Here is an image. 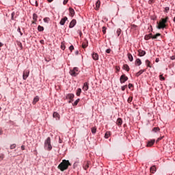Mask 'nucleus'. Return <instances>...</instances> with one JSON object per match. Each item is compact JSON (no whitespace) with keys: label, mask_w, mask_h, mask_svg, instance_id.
<instances>
[{"label":"nucleus","mask_w":175,"mask_h":175,"mask_svg":"<svg viewBox=\"0 0 175 175\" xmlns=\"http://www.w3.org/2000/svg\"><path fill=\"white\" fill-rule=\"evenodd\" d=\"M75 54H76V55H79V51H77L75 52Z\"/></svg>","instance_id":"nucleus-56"},{"label":"nucleus","mask_w":175,"mask_h":175,"mask_svg":"<svg viewBox=\"0 0 175 175\" xmlns=\"http://www.w3.org/2000/svg\"><path fill=\"white\" fill-rule=\"evenodd\" d=\"M38 102H39V97L38 96H36L33 100V105H36V103H38Z\"/></svg>","instance_id":"nucleus-22"},{"label":"nucleus","mask_w":175,"mask_h":175,"mask_svg":"<svg viewBox=\"0 0 175 175\" xmlns=\"http://www.w3.org/2000/svg\"><path fill=\"white\" fill-rule=\"evenodd\" d=\"M159 59H156V62H159Z\"/></svg>","instance_id":"nucleus-60"},{"label":"nucleus","mask_w":175,"mask_h":175,"mask_svg":"<svg viewBox=\"0 0 175 175\" xmlns=\"http://www.w3.org/2000/svg\"><path fill=\"white\" fill-rule=\"evenodd\" d=\"M155 143V139H152L151 141H149L147 144V147H152V145Z\"/></svg>","instance_id":"nucleus-18"},{"label":"nucleus","mask_w":175,"mask_h":175,"mask_svg":"<svg viewBox=\"0 0 175 175\" xmlns=\"http://www.w3.org/2000/svg\"><path fill=\"white\" fill-rule=\"evenodd\" d=\"M129 90H131V88H133V84L129 83Z\"/></svg>","instance_id":"nucleus-49"},{"label":"nucleus","mask_w":175,"mask_h":175,"mask_svg":"<svg viewBox=\"0 0 175 175\" xmlns=\"http://www.w3.org/2000/svg\"><path fill=\"white\" fill-rule=\"evenodd\" d=\"M29 76V70H25L23 71V80H27V78Z\"/></svg>","instance_id":"nucleus-6"},{"label":"nucleus","mask_w":175,"mask_h":175,"mask_svg":"<svg viewBox=\"0 0 175 175\" xmlns=\"http://www.w3.org/2000/svg\"><path fill=\"white\" fill-rule=\"evenodd\" d=\"M116 33L118 36H120L121 35V29H118Z\"/></svg>","instance_id":"nucleus-41"},{"label":"nucleus","mask_w":175,"mask_h":175,"mask_svg":"<svg viewBox=\"0 0 175 175\" xmlns=\"http://www.w3.org/2000/svg\"><path fill=\"white\" fill-rule=\"evenodd\" d=\"M145 62H146V66H147L148 68H152V66L151 65V62H150V60L146 59V60L145 61Z\"/></svg>","instance_id":"nucleus-21"},{"label":"nucleus","mask_w":175,"mask_h":175,"mask_svg":"<svg viewBox=\"0 0 175 175\" xmlns=\"http://www.w3.org/2000/svg\"><path fill=\"white\" fill-rule=\"evenodd\" d=\"M120 81L121 84H124L125 81H128V77H126V75H122V76H120Z\"/></svg>","instance_id":"nucleus-5"},{"label":"nucleus","mask_w":175,"mask_h":175,"mask_svg":"<svg viewBox=\"0 0 175 175\" xmlns=\"http://www.w3.org/2000/svg\"><path fill=\"white\" fill-rule=\"evenodd\" d=\"M2 135V129H0V135Z\"/></svg>","instance_id":"nucleus-58"},{"label":"nucleus","mask_w":175,"mask_h":175,"mask_svg":"<svg viewBox=\"0 0 175 175\" xmlns=\"http://www.w3.org/2000/svg\"><path fill=\"white\" fill-rule=\"evenodd\" d=\"M77 21H76V19H73L71 21L69 25V28H73L75 25H76Z\"/></svg>","instance_id":"nucleus-10"},{"label":"nucleus","mask_w":175,"mask_h":175,"mask_svg":"<svg viewBox=\"0 0 175 175\" xmlns=\"http://www.w3.org/2000/svg\"><path fill=\"white\" fill-rule=\"evenodd\" d=\"M21 150H25V146H21Z\"/></svg>","instance_id":"nucleus-55"},{"label":"nucleus","mask_w":175,"mask_h":175,"mask_svg":"<svg viewBox=\"0 0 175 175\" xmlns=\"http://www.w3.org/2000/svg\"><path fill=\"white\" fill-rule=\"evenodd\" d=\"M138 53L139 57H144L146 55V51H143L142 49L138 50Z\"/></svg>","instance_id":"nucleus-14"},{"label":"nucleus","mask_w":175,"mask_h":175,"mask_svg":"<svg viewBox=\"0 0 175 175\" xmlns=\"http://www.w3.org/2000/svg\"><path fill=\"white\" fill-rule=\"evenodd\" d=\"M162 139H163V137H159L157 141H156V143H158V142H160V140H162Z\"/></svg>","instance_id":"nucleus-47"},{"label":"nucleus","mask_w":175,"mask_h":175,"mask_svg":"<svg viewBox=\"0 0 175 175\" xmlns=\"http://www.w3.org/2000/svg\"><path fill=\"white\" fill-rule=\"evenodd\" d=\"M53 0H48V2H53Z\"/></svg>","instance_id":"nucleus-59"},{"label":"nucleus","mask_w":175,"mask_h":175,"mask_svg":"<svg viewBox=\"0 0 175 175\" xmlns=\"http://www.w3.org/2000/svg\"><path fill=\"white\" fill-rule=\"evenodd\" d=\"M69 12H70V15L71 16V17H73V16H75V10H73V8H70Z\"/></svg>","instance_id":"nucleus-23"},{"label":"nucleus","mask_w":175,"mask_h":175,"mask_svg":"<svg viewBox=\"0 0 175 175\" xmlns=\"http://www.w3.org/2000/svg\"><path fill=\"white\" fill-rule=\"evenodd\" d=\"M3 159V154H0V161H2Z\"/></svg>","instance_id":"nucleus-52"},{"label":"nucleus","mask_w":175,"mask_h":175,"mask_svg":"<svg viewBox=\"0 0 175 175\" xmlns=\"http://www.w3.org/2000/svg\"><path fill=\"white\" fill-rule=\"evenodd\" d=\"M38 31H39V32H43V31H44V27H43V26L38 25Z\"/></svg>","instance_id":"nucleus-29"},{"label":"nucleus","mask_w":175,"mask_h":175,"mask_svg":"<svg viewBox=\"0 0 175 175\" xmlns=\"http://www.w3.org/2000/svg\"><path fill=\"white\" fill-rule=\"evenodd\" d=\"M68 1H69V0H64L63 2V4L66 5L68 3Z\"/></svg>","instance_id":"nucleus-53"},{"label":"nucleus","mask_w":175,"mask_h":175,"mask_svg":"<svg viewBox=\"0 0 175 175\" xmlns=\"http://www.w3.org/2000/svg\"><path fill=\"white\" fill-rule=\"evenodd\" d=\"M159 131H161V129H159V127H154L152 129L153 132H159Z\"/></svg>","instance_id":"nucleus-32"},{"label":"nucleus","mask_w":175,"mask_h":175,"mask_svg":"<svg viewBox=\"0 0 175 175\" xmlns=\"http://www.w3.org/2000/svg\"><path fill=\"white\" fill-rule=\"evenodd\" d=\"M109 137H110V132H107L105 135V139H109Z\"/></svg>","instance_id":"nucleus-36"},{"label":"nucleus","mask_w":175,"mask_h":175,"mask_svg":"<svg viewBox=\"0 0 175 175\" xmlns=\"http://www.w3.org/2000/svg\"><path fill=\"white\" fill-rule=\"evenodd\" d=\"M169 10H170V8L169 7H166V8H165L164 12H165V13H167V12H169Z\"/></svg>","instance_id":"nucleus-44"},{"label":"nucleus","mask_w":175,"mask_h":175,"mask_svg":"<svg viewBox=\"0 0 175 175\" xmlns=\"http://www.w3.org/2000/svg\"><path fill=\"white\" fill-rule=\"evenodd\" d=\"M33 21H32V24H36V21H38V14H33Z\"/></svg>","instance_id":"nucleus-13"},{"label":"nucleus","mask_w":175,"mask_h":175,"mask_svg":"<svg viewBox=\"0 0 175 175\" xmlns=\"http://www.w3.org/2000/svg\"><path fill=\"white\" fill-rule=\"evenodd\" d=\"M132 100H133V97L130 96V97H129L127 102H128V103H131V102H132Z\"/></svg>","instance_id":"nucleus-39"},{"label":"nucleus","mask_w":175,"mask_h":175,"mask_svg":"<svg viewBox=\"0 0 175 175\" xmlns=\"http://www.w3.org/2000/svg\"><path fill=\"white\" fill-rule=\"evenodd\" d=\"M92 57L94 61H98V59H99V55L96 53H93Z\"/></svg>","instance_id":"nucleus-11"},{"label":"nucleus","mask_w":175,"mask_h":175,"mask_svg":"<svg viewBox=\"0 0 175 175\" xmlns=\"http://www.w3.org/2000/svg\"><path fill=\"white\" fill-rule=\"evenodd\" d=\"M66 99H70L69 103H70V102H73V98H75V94H68L66 95Z\"/></svg>","instance_id":"nucleus-7"},{"label":"nucleus","mask_w":175,"mask_h":175,"mask_svg":"<svg viewBox=\"0 0 175 175\" xmlns=\"http://www.w3.org/2000/svg\"><path fill=\"white\" fill-rule=\"evenodd\" d=\"M61 49H62V50H64L65 49V44H62Z\"/></svg>","instance_id":"nucleus-51"},{"label":"nucleus","mask_w":175,"mask_h":175,"mask_svg":"<svg viewBox=\"0 0 175 175\" xmlns=\"http://www.w3.org/2000/svg\"><path fill=\"white\" fill-rule=\"evenodd\" d=\"M123 69L124 70H126V72H129V70H130L129 66H128V64H124Z\"/></svg>","instance_id":"nucleus-28"},{"label":"nucleus","mask_w":175,"mask_h":175,"mask_svg":"<svg viewBox=\"0 0 175 175\" xmlns=\"http://www.w3.org/2000/svg\"><path fill=\"white\" fill-rule=\"evenodd\" d=\"M44 147L45 150H47L48 151H51V150H53V146H51V138L50 137H49L44 141Z\"/></svg>","instance_id":"nucleus-3"},{"label":"nucleus","mask_w":175,"mask_h":175,"mask_svg":"<svg viewBox=\"0 0 175 175\" xmlns=\"http://www.w3.org/2000/svg\"><path fill=\"white\" fill-rule=\"evenodd\" d=\"M3 46V44L2 42H0V47H2Z\"/></svg>","instance_id":"nucleus-57"},{"label":"nucleus","mask_w":175,"mask_h":175,"mask_svg":"<svg viewBox=\"0 0 175 175\" xmlns=\"http://www.w3.org/2000/svg\"><path fill=\"white\" fill-rule=\"evenodd\" d=\"M87 47H88V40L85 39L82 42V48L87 49Z\"/></svg>","instance_id":"nucleus-8"},{"label":"nucleus","mask_w":175,"mask_h":175,"mask_svg":"<svg viewBox=\"0 0 175 175\" xmlns=\"http://www.w3.org/2000/svg\"><path fill=\"white\" fill-rule=\"evenodd\" d=\"M174 23H175V17L174 18V20H173Z\"/></svg>","instance_id":"nucleus-61"},{"label":"nucleus","mask_w":175,"mask_h":175,"mask_svg":"<svg viewBox=\"0 0 175 175\" xmlns=\"http://www.w3.org/2000/svg\"><path fill=\"white\" fill-rule=\"evenodd\" d=\"M69 166H72L70 162L68 160H62V162L58 165L57 168L61 170V172H65V170H68V167Z\"/></svg>","instance_id":"nucleus-2"},{"label":"nucleus","mask_w":175,"mask_h":175,"mask_svg":"<svg viewBox=\"0 0 175 175\" xmlns=\"http://www.w3.org/2000/svg\"><path fill=\"white\" fill-rule=\"evenodd\" d=\"M17 31L21 33V36H23V32H21V29H20V27L18 28Z\"/></svg>","instance_id":"nucleus-46"},{"label":"nucleus","mask_w":175,"mask_h":175,"mask_svg":"<svg viewBox=\"0 0 175 175\" xmlns=\"http://www.w3.org/2000/svg\"><path fill=\"white\" fill-rule=\"evenodd\" d=\"M70 75H71L73 77H76V76L79 75V68L75 67L72 70H70Z\"/></svg>","instance_id":"nucleus-4"},{"label":"nucleus","mask_w":175,"mask_h":175,"mask_svg":"<svg viewBox=\"0 0 175 175\" xmlns=\"http://www.w3.org/2000/svg\"><path fill=\"white\" fill-rule=\"evenodd\" d=\"M40 42L41 44H44V40H41Z\"/></svg>","instance_id":"nucleus-54"},{"label":"nucleus","mask_w":175,"mask_h":175,"mask_svg":"<svg viewBox=\"0 0 175 175\" xmlns=\"http://www.w3.org/2000/svg\"><path fill=\"white\" fill-rule=\"evenodd\" d=\"M148 3L149 5H152V3H154V0H149Z\"/></svg>","instance_id":"nucleus-50"},{"label":"nucleus","mask_w":175,"mask_h":175,"mask_svg":"<svg viewBox=\"0 0 175 175\" xmlns=\"http://www.w3.org/2000/svg\"><path fill=\"white\" fill-rule=\"evenodd\" d=\"M88 88H89L88 82H85L83 86V91H88Z\"/></svg>","instance_id":"nucleus-15"},{"label":"nucleus","mask_w":175,"mask_h":175,"mask_svg":"<svg viewBox=\"0 0 175 175\" xmlns=\"http://www.w3.org/2000/svg\"><path fill=\"white\" fill-rule=\"evenodd\" d=\"M161 36V33H157V34H155L154 36H152V39H157L158 37Z\"/></svg>","instance_id":"nucleus-31"},{"label":"nucleus","mask_w":175,"mask_h":175,"mask_svg":"<svg viewBox=\"0 0 175 175\" xmlns=\"http://www.w3.org/2000/svg\"><path fill=\"white\" fill-rule=\"evenodd\" d=\"M127 57L130 62H132L133 61V56H132V54L128 53Z\"/></svg>","instance_id":"nucleus-25"},{"label":"nucleus","mask_w":175,"mask_h":175,"mask_svg":"<svg viewBox=\"0 0 175 175\" xmlns=\"http://www.w3.org/2000/svg\"><path fill=\"white\" fill-rule=\"evenodd\" d=\"M135 65H137V66H140L142 65V60L140 59H137L135 60Z\"/></svg>","instance_id":"nucleus-27"},{"label":"nucleus","mask_w":175,"mask_h":175,"mask_svg":"<svg viewBox=\"0 0 175 175\" xmlns=\"http://www.w3.org/2000/svg\"><path fill=\"white\" fill-rule=\"evenodd\" d=\"M116 124L117 125H118V126H121V125H122V119H121L120 118H118Z\"/></svg>","instance_id":"nucleus-20"},{"label":"nucleus","mask_w":175,"mask_h":175,"mask_svg":"<svg viewBox=\"0 0 175 175\" xmlns=\"http://www.w3.org/2000/svg\"><path fill=\"white\" fill-rule=\"evenodd\" d=\"M169 21V17L167 16L164 18H161L159 22H157V29H164V28H166L167 27V21Z\"/></svg>","instance_id":"nucleus-1"},{"label":"nucleus","mask_w":175,"mask_h":175,"mask_svg":"<svg viewBox=\"0 0 175 175\" xmlns=\"http://www.w3.org/2000/svg\"><path fill=\"white\" fill-rule=\"evenodd\" d=\"M81 94V88H78L76 93L77 96H80Z\"/></svg>","instance_id":"nucleus-30"},{"label":"nucleus","mask_w":175,"mask_h":175,"mask_svg":"<svg viewBox=\"0 0 175 175\" xmlns=\"http://www.w3.org/2000/svg\"><path fill=\"white\" fill-rule=\"evenodd\" d=\"M127 87H128L127 85H124V86H122V88H121L122 91H124V90L126 89Z\"/></svg>","instance_id":"nucleus-42"},{"label":"nucleus","mask_w":175,"mask_h":175,"mask_svg":"<svg viewBox=\"0 0 175 175\" xmlns=\"http://www.w3.org/2000/svg\"><path fill=\"white\" fill-rule=\"evenodd\" d=\"M79 102H80V98H78L77 100L75 101L73 106H77Z\"/></svg>","instance_id":"nucleus-35"},{"label":"nucleus","mask_w":175,"mask_h":175,"mask_svg":"<svg viewBox=\"0 0 175 175\" xmlns=\"http://www.w3.org/2000/svg\"><path fill=\"white\" fill-rule=\"evenodd\" d=\"M106 53H107V54H110V53H111V49H107V50H106Z\"/></svg>","instance_id":"nucleus-48"},{"label":"nucleus","mask_w":175,"mask_h":175,"mask_svg":"<svg viewBox=\"0 0 175 175\" xmlns=\"http://www.w3.org/2000/svg\"><path fill=\"white\" fill-rule=\"evenodd\" d=\"M145 40H150V39H152V33H150L148 35H146L144 36Z\"/></svg>","instance_id":"nucleus-16"},{"label":"nucleus","mask_w":175,"mask_h":175,"mask_svg":"<svg viewBox=\"0 0 175 175\" xmlns=\"http://www.w3.org/2000/svg\"><path fill=\"white\" fill-rule=\"evenodd\" d=\"M1 110H2V108L0 107V111H1Z\"/></svg>","instance_id":"nucleus-62"},{"label":"nucleus","mask_w":175,"mask_h":175,"mask_svg":"<svg viewBox=\"0 0 175 175\" xmlns=\"http://www.w3.org/2000/svg\"><path fill=\"white\" fill-rule=\"evenodd\" d=\"M91 131L92 133H93V135H95V133H96V127H92Z\"/></svg>","instance_id":"nucleus-33"},{"label":"nucleus","mask_w":175,"mask_h":175,"mask_svg":"<svg viewBox=\"0 0 175 175\" xmlns=\"http://www.w3.org/2000/svg\"><path fill=\"white\" fill-rule=\"evenodd\" d=\"M144 72H146V70H140L138 72L136 73L135 76L137 77H139V76H140V75H143Z\"/></svg>","instance_id":"nucleus-26"},{"label":"nucleus","mask_w":175,"mask_h":175,"mask_svg":"<svg viewBox=\"0 0 175 175\" xmlns=\"http://www.w3.org/2000/svg\"><path fill=\"white\" fill-rule=\"evenodd\" d=\"M16 43H17V46H18V47H20L21 49V50H22V49H23V44L20 41H17Z\"/></svg>","instance_id":"nucleus-34"},{"label":"nucleus","mask_w":175,"mask_h":175,"mask_svg":"<svg viewBox=\"0 0 175 175\" xmlns=\"http://www.w3.org/2000/svg\"><path fill=\"white\" fill-rule=\"evenodd\" d=\"M159 79L161 81H163L165 80V77H163V75H159Z\"/></svg>","instance_id":"nucleus-38"},{"label":"nucleus","mask_w":175,"mask_h":175,"mask_svg":"<svg viewBox=\"0 0 175 175\" xmlns=\"http://www.w3.org/2000/svg\"><path fill=\"white\" fill-rule=\"evenodd\" d=\"M90 161H85L83 165V167L85 170H87L90 167Z\"/></svg>","instance_id":"nucleus-9"},{"label":"nucleus","mask_w":175,"mask_h":175,"mask_svg":"<svg viewBox=\"0 0 175 175\" xmlns=\"http://www.w3.org/2000/svg\"><path fill=\"white\" fill-rule=\"evenodd\" d=\"M81 35H82V33L81 32V33H80V36H81Z\"/></svg>","instance_id":"nucleus-63"},{"label":"nucleus","mask_w":175,"mask_h":175,"mask_svg":"<svg viewBox=\"0 0 175 175\" xmlns=\"http://www.w3.org/2000/svg\"><path fill=\"white\" fill-rule=\"evenodd\" d=\"M16 144H12V145L10 146V149H11V150H14V148H16Z\"/></svg>","instance_id":"nucleus-40"},{"label":"nucleus","mask_w":175,"mask_h":175,"mask_svg":"<svg viewBox=\"0 0 175 175\" xmlns=\"http://www.w3.org/2000/svg\"><path fill=\"white\" fill-rule=\"evenodd\" d=\"M44 23H49V21H50V18H44Z\"/></svg>","instance_id":"nucleus-45"},{"label":"nucleus","mask_w":175,"mask_h":175,"mask_svg":"<svg viewBox=\"0 0 175 175\" xmlns=\"http://www.w3.org/2000/svg\"><path fill=\"white\" fill-rule=\"evenodd\" d=\"M100 8V1H97L96 3V10H99V8Z\"/></svg>","instance_id":"nucleus-19"},{"label":"nucleus","mask_w":175,"mask_h":175,"mask_svg":"<svg viewBox=\"0 0 175 175\" xmlns=\"http://www.w3.org/2000/svg\"><path fill=\"white\" fill-rule=\"evenodd\" d=\"M107 29V28H106V27H103L102 28V31H103V33H104V35L106 33V30Z\"/></svg>","instance_id":"nucleus-37"},{"label":"nucleus","mask_w":175,"mask_h":175,"mask_svg":"<svg viewBox=\"0 0 175 175\" xmlns=\"http://www.w3.org/2000/svg\"><path fill=\"white\" fill-rule=\"evenodd\" d=\"M53 118H56V120H59L60 118L59 113H58L57 112H54L53 114Z\"/></svg>","instance_id":"nucleus-17"},{"label":"nucleus","mask_w":175,"mask_h":175,"mask_svg":"<svg viewBox=\"0 0 175 175\" xmlns=\"http://www.w3.org/2000/svg\"><path fill=\"white\" fill-rule=\"evenodd\" d=\"M69 50H70V51H73V50H75V46H73V45H71V46L69 47Z\"/></svg>","instance_id":"nucleus-43"},{"label":"nucleus","mask_w":175,"mask_h":175,"mask_svg":"<svg viewBox=\"0 0 175 175\" xmlns=\"http://www.w3.org/2000/svg\"><path fill=\"white\" fill-rule=\"evenodd\" d=\"M68 20V17L65 16L64 18H62L60 21V25H65V23H66V21Z\"/></svg>","instance_id":"nucleus-12"},{"label":"nucleus","mask_w":175,"mask_h":175,"mask_svg":"<svg viewBox=\"0 0 175 175\" xmlns=\"http://www.w3.org/2000/svg\"><path fill=\"white\" fill-rule=\"evenodd\" d=\"M155 172H157V167H155V165H153L150 167V173H155Z\"/></svg>","instance_id":"nucleus-24"}]
</instances>
